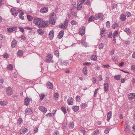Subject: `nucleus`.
<instances>
[{
	"instance_id": "22",
	"label": "nucleus",
	"mask_w": 135,
	"mask_h": 135,
	"mask_svg": "<svg viewBox=\"0 0 135 135\" xmlns=\"http://www.w3.org/2000/svg\"><path fill=\"white\" fill-rule=\"evenodd\" d=\"M37 32L38 34L41 35H42L44 33V31L42 29H38Z\"/></svg>"
},
{
	"instance_id": "54",
	"label": "nucleus",
	"mask_w": 135,
	"mask_h": 135,
	"mask_svg": "<svg viewBox=\"0 0 135 135\" xmlns=\"http://www.w3.org/2000/svg\"><path fill=\"white\" fill-rule=\"evenodd\" d=\"M82 7L81 5L77 6V8L78 10H79L82 9Z\"/></svg>"
},
{
	"instance_id": "56",
	"label": "nucleus",
	"mask_w": 135,
	"mask_h": 135,
	"mask_svg": "<svg viewBox=\"0 0 135 135\" xmlns=\"http://www.w3.org/2000/svg\"><path fill=\"white\" fill-rule=\"evenodd\" d=\"M21 38V40H25L26 39V38L25 37L23 36V35H22L20 37H19Z\"/></svg>"
},
{
	"instance_id": "14",
	"label": "nucleus",
	"mask_w": 135,
	"mask_h": 135,
	"mask_svg": "<svg viewBox=\"0 0 135 135\" xmlns=\"http://www.w3.org/2000/svg\"><path fill=\"white\" fill-rule=\"evenodd\" d=\"M38 108L40 110L45 113H46L47 111L46 108L44 107L40 106Z\"/></svg>"
},
{
	"instance_id": "9",
	"label": "nucleus",
	"mask_w": 135,
	"mask_h": 135,
	"mask_svg": "<svg viewBox=\"0 0 135 135\" xmlns=\"http://www.w3.org/2000/svg\"><path fill=\"white\" fill-rule=\"evenodd\" d=\"M46 85L47 88L50 89H52L53 87L52 83L50 81L47 82L46 83Z\"/></svg>"
},
{
	"instance_id": "41",
	"label": "nucleus",
	"mask_w": 135,
	"mask_h": 135,
	"mask_svg": "<svg viewBox=\"0 0 135 135\" xmlns=\"http://www.w3.org/2000/svg\"><path fill=\"white\" fill-rule=\"evenodd\" d=\"M112 26L114 29H115V28H117L118 27V25L117 23H115Z\"/></svg>"
},
{
	"instance_id": "6",
	"label": "nucleus",
	"mask_w": 135,
	"mask_h": 135,
	"mask_svg": "<svg viewBox=\"0 0 135 135\" xmlns=\"http://www.w3.org/2000/svg\"><path fill=\"white\" fill-rule=\"evenodd\" d=\"M18 13H20L19 15V18L22 20H23L24 19V17L23 16V15L24 14V12L22 10L19 9H18Z\"/></svg>"
},
{
	"instance_id": "38",
	"label": "nucleus",
	"mask_w": 135,
	"mask_h": 135,
	"mask_svg": "<svg viewBox=\"0 0 135 135\" xmlns=\"http://www.w3.org/2000/svg\"><path fill=\"white\" fill-rule=\"evenodd\" d=\"M23 55V52L22 50H19L18 52V55L19 56H22Z\"/></svg>"
},
{
	"instance_id": "28",
	"label": "nucleus",
	"mask_w": 135,
	"mask_h": 135,
	"mask_svg": "<svg viewBox=\"0 0 135 135\" xmlns=\"http://www.w3.org/2000/svg\"><path fill=\"white\" fill-rule=\"evenodd\" d=\"M118 32L117 31H116L113 33V38H115L118 36Z\"/></svg>"
},
{
	"instance_id": "45",
	"label": "nucleus",
	"mask_w": 135,
	"mask_h": 135,
	"mask_svg": "<svg viewBox=\"0 0 135 135\" xmlns=\"http://www.w3.org/2000/svg\"><path fill=\"white\" fill-rule=\"evenodd\" d=\"M91 59L94 60V61H96L97 60V57L96 55H93L91 57Z\"/></svg>"
},
{
	"instance_id": "43",
	"label": "nucleus",
	"mask_w": 135,
	"mask_h": 135,
	"mask_svg": "<svg viewBox=\"0 0 135 135\" xmlns=\"http://www.w3.org/2000/svg\"><path fill=\"white\" fill-rule=\"evenodd\" d=\"M27 18L28 20L30 21H31L32 20L33 18L30 15H27Z\"/></svg>"
},
{
	"instance_id": "49",
	"label": "nucleus",
	"mask_w": 135,
	"mask_h": 135,
	"mask_svg": "<svg viewBox=\"0 0 135 135\" xmlns=\"http://www.w3.org/2000/svg\"><path fill=\"white\" fill-rule=\"evenodd\" d=\"M110 22L109 21H107L106 22V27H107L109 28V27L110 25Z\"/></svg>"
},
{
	"instance_id": "8",
	"label": "nucleus",
	"mask_w": 135,
	"mask_h": 135,
	"mask_svg": "<svg viewBox=\"0 0 135 135\" xmlns=\"http://www.w3.org/2000/svg\"><path fill=\"white\" fill-rule=\"evenodd\" d=\"M85 27L84 26L82 27V28H80V31L79 32V34L81 35H83L85 33Z\"/></svg>"
},
{
	"instance_id": "24",
	"label": "nucleus",
	"mask_w": 135,
	"mask_h": 135,
	"mask_svg": "<svg viewBox=\"0 0 135 135\" xmlns=\"http://www.w3.org/2000/svg\"><path fill=\"white\" fill-rule=\"evenodd\" d=\"M8 104V102L5 101H1L0 102V104L2 106L6 105Z\"/></svg>"
},
{
	"instance_id": "63",
	"label": "nucleus",
	"mask_w": 135,
	"mask_h": 135,
	"mask_svg": "<svg viewBox=\"0 0 135 135\" xmlns=\"http://www.w3.org/2000/svg\"><path fill=\"white\" fill-rule=\"evenodd\" d=\"M131 69L132 70H133L134 71L135 70V65H132L131 66Z\"/></svg>"
},
{
	"instance_id": "44",
	"label": "nucleus",
	"mask_w": 135,
	"mask_h": 135,
	"mask_svg": "<svg viewBox=\"0 0 135 135\" xmlns=\"http://www.w3.org/2000/svg\"><path fill=\"white\" fill-rule=\"evenodd\" d=\"M17 123L19 124H20L22 123V119L21 118H20L18 119Z\"/></svg>"
},
{
	"instance_id": "27",
	"label": "nucleus",
	"mask_w": 135,
	"mask_h": 135,
	"mask_svg": "<svg viewBox=\"0 0 135 135\" xmlns=\"http://www.w3.org/2000/svg\"><path fill=\"white\" fill-rule=\"evenodd\" d=\"M80 42L83 46L85 47L87 46L88 44L87 43L84 41L83 40H81Z\"/></svg>"
},
{
	"instance_id": "18",
	"label": "nucleus",
	"mask_w": 135,
	"mask_h": 135,
	"mask_svg": "<svg viewBox=\"0 0 135 135\" xmlns=\"http://www.w3.org/2000/svg\"><path fill=\"white\" fill-rule=\"evenodd\" d=\"M104 91H107L109 90L108 84L107 83H106L104 84Z\"/></svg>"
},
{
	"instance_id": "55",
	"label": "nucleus",
	"mask_w": 135,
	"mask_h": 135,
	"mask_svg": "<svg viewBox=\"0 0 135 135\" xmlns=\"http://www.w3.org/2000/svg\"><path fill=\"white\" fill-rule=\"evenodd\" d=\"M54 54L56 56H59V51L57 50L55 51L54 52Z\"/></svg>"
},
{
	"instance_id": "30",
	"label": "nucleus",
	"mask_w": 135,
	"mask_h": 135,
	"mask_svg": "<svg viewBox=\"0 0 135 135\" xmlns=\"http://www.w3.org/2000/svg\"><path fill=\"white\" fill-rule=\"evenodd\" d=\"M79 106H73L72 108L74 112H77L79 109Z\"/></svg>"
},
{
	"instance_id": "46",
	"label": "nucleus",
	"mask_w": 135,
	"mask_h": 135,
	"mask_svg": "<svg viewBox=\"0 0 135 135\" xmlns=\"http://www.w3.org/2000/svg\"><path fill=\"white\" fill-rule=\"evenodd\" d=\"M59 97V94L56 93L54 94V97L56 99H57Z\"/></svg>"
},
{
	"instance_id": "34",
	"label": "nucleus",
	"mask_w": 135,
	"mask_h": 135,
	"mask_svg": "<svg viewBox=\"0 0 135 135\" xmlns=\"http://www.w3.org/2000/svg\"><path fill=\"white\" fill-rule=\"evenodd\" d=\"M74 100L73 98H71L68 101V104L69 105H72L73 104Z\"/></svg>"
},
{
	"instance_id": "1",
	"label": "nucleus",
	"mask_w": 135,
	"mask_h": 135,
	"mask_svg": "<svg viewBox=\"0 0 135 135\" xmlns=\"http://www.w3.org/2000/svg\"><path fill=\"white\" fill-rule=\"evenodd\" d=\"M33 22L36 25L40 27H44L49 25V22L47 21H44L41 18H35Z\"/></svg>"
},
{
	"instance_id": "35",
	"label": "nucleus",
	"mask_w": 135,
	"mask_h": 135,
	"mask_svg": "<svg viewBox=\"0 0 135 135\" xmlns=\"http://www.w3.org/2000/svg\"><path fill=\"white\" fill-rule=\"evenodd\" d=\"M83 74L86 75L87 74V69L86 68H84L83 70Z\"/></svg>"
},
{
	"instance_id": "17",
	"label": "nucleus",
	"mask_w": 135,
	"mask_h": 135,
	"mask_svg": "<svg viewBox=\"0 0 135 135\" xmlns=\"http://www.w3.org/2000/svg\"><path fill=\"white\" fill-rule=\"evenodd\" d=\"M124 31L125 32H126L129 35H130L131 34V30L129 28H125L124 29Z\"/></svg>"
},
{
	"instance_id": "58",
	"label": "nucleus",
	"mask_w": 135,
	"mask_h": 135,
	"mask_svg": "<svg viewBox=\"0 0 135 135\" xmlns=\"http://www.w3.org/2000/svg\"><path fill=\"white\" fill-rule=\"evenodd\" d=\"M91 63L90 62H85L83 64V65H85L86 66H89L91 65Z\"/></svg>"
},
{
	"instance_id": "51",
	"label": "nucleus",
	"mask_w": 135,
	"mask_h": 135,
	"mask_svg": "<svg viewBox=\"0 0 135 135\" xmlns=\"http://www.w3.org/2000/svg\"><path fill=\"white\" fill-rule=\"evenodd\" d=\"M61 109L64 113H66V109L63 107H62Z\"/></svg>"
},
{
	"instance_id": "23",
	"label": "nucleus",
	"mask_w": 135,
	"mask_h": 135,
	"mask_svg": "<svg viewBox=\"0 0 135 135\" xmlns=\"http://www.w3.org/2000/svg\"><path fill=\"white\" fill-rule=\"evenodd\" d=\"M17 42L16 40H14L12 42L11 46L13 47H15L16 45Z\"/></svg>"
},
{
	"instance_id": "2",
	"label": "nucleus",
	"mask_w": 135,
	"mask_h": 135,
	"mask_svg": "<svg viewBox=\"0 0 135 135\" xmlns=\"http://www.w3.org/2000/svg\"><path fill=\"white\" fill-rule=\"evenodd\" d=\"M56 14L54 12L51 13L49 17V24L54 25L55 24L56 20Z\"/></svg>"
},
{
	"instance_id": "32",
	"label": "nucleus",
	"mask_w": 135,
	"mask_h": 135,
	"mask_svg": "<svg viewBox=\"0 0 135 135\" xmlns=\"http://www.w3.org/2000/svg\"><path fill=\"white\" fill-rule=\"evenodd\" d=\"M13 66L11 64H9L7 67V69L9 70H13Z\"/></svg>"
},
{
	"instance_id": "36",
	"label": "nucleus",
	"mask_w": 135,
	"mask_h": 135,
	"mask_svg": "<svg viewBox=\"0 0 135 135\" xmlns=\"http://www.w3.org/2000/svg\"><path fill=\"white\" fill-rule=\"evenodd\" d=\"M95 19V17L94 16H90L89 18L88 21L90 22L92 21H94Z\"/></svg>"
},
{
	"instance_id": "60",
	"label": "nucleus",
	"mask_w": 135,
	"mask_h": 135,
	"mask_svg": "<svg viewBox=\"0 0 135 135\" xmlns=\"http://www.w3.org/2000/svg\"><path fill=\"white\" fill-rule=\"evenodd\" d=\"M72 14L75 17H76L77 16V13L76 12H74L72 13Z\"/></svg>"
},
{
	"instance_id": "57",
	"label": "nucleus",
	"mask_w": 135,
	"mask_h": 135,
	"mask_svg": "<svg viewBox=\"0 0 135 135\" xmlns=\"http://www.w3.org/2000/svg\"><path fill=\"white\" fill-rule=\"evenodd\" d=\"M71 23L72 25H76L77 23V22L74 21L72 20L71 22Z\"/></svg>"
},
{
	"instance_id": "29",
	"label": "nucleus",
	"mask_w": 135,
	"mask_h": 135,
	"mask_svg": "<svg viewBox=\"0 0 135 135\" xmlns=\"http://www.w3.org/2000/svg\"><path fill=\"white\" fill-rule=\"evenodd\" d=\"M69 128H73L74 127V124L73 122L72 121L70 122L69 124Z\"/></svg>"
},
{
	"instance_id": "7",
	"label": "nucleus",
	"mask_w": 135,
	"mask_h": 135,
	"mask_svg": "<svg viewBox=\"0 0 135 135\" xmlns=\"http://www.w3.org/2000/svg\"><path fill=\"white\" fill-rule=\"evenodd\" d=\"M11 11L12 15L15 16H16L18 14V10L17 11L14 8H12L11 9Z\"/></svg>"
},
{
	"instance_id": "13",
	"label": "nucleus",
	"mask_w": 135,
	"mask_h": 135,
	"mask_svg": "<svg viewBox=\"0 0 135 135\" xmlns=\"http://www.w3.org/2000/svg\"><path fill=\"white\" fill-rule=\"evenodd\" d=\"M48 8L47 7L42 8L40 10V12L42 13H45L47 12Z\"/></svg>"
},
{
	"instance_id": "26",
	"label": "nucleus",
	"mask_w": 135,
	"mask_h": 135,
	"mask_svg": "<svg viewBox=\"0 0 135 135\" xmlns=\"http://www.w3.org/2000/svg\"><path fill=\"white\" fill-rule=\"evenodd\" d=\"M86 0H81L78 2L77 6H78L82 4Z\"/></svg>"
},
{
	"instance_id": "40",
	"label": "nucleus",
	"mask_w": 135,
	"mask_h": 135,
	"mask_svg": "<svg viewBox=\"0 0 135 135\" xmlns=\"http://www.w3.org/2000/svg\"><path fill=\"white\" fill-rule=\"evenodd\" d=\"M45 96V95L44 93H42L40 95V99L41 100H43Z\"/></svg>"
},
{
	"instance_id": "25",
	"label": "nucleus",
	"mask_w": 135,
	"mask_h": 135,
	"mask_svg": "<svg viewBox=\"0 0 135 135\" xmlns=\"http://www.w3.org/2000/svg\"><path fill=\"white\" fill-rule=\"evenodd\" d=\"M86 0H81L78 2L77 6H78L82 4Z\"/></svg>"
},
{
	"instance_id": "21",
	"label": "nucleus",
	"mask_w": 135,
	"mask_h": 135,
	"mask_svg": "<svg viewBox=\"0 0 135 135\" xmlns=\"http://www.w3.org/2000/svg\"><path fill=\"white\" fill-rule=\"evenodd\" d=\"M25 112L26 113L29 114H31L32 113V111L30 108H27L25 110Z\"/></svg>"
},
{
	"instance_id": "64",
	"label": "nucleus",
	"mask_w": 135,
	"mask_h": 135,
	"mask_svg": "<svg viewBox=\"0 0 135 135\" xmlns=\"http://www.w3.org/2000/svg\"><path fill=\"white\" fill-rule=\"evenodd\" d=\"M18 28L20 30V31L22 32H24V29L22 27H19Z\"/></svg>"
},
{
	"instance_id": "61",
	"label": "nucleus",
	"mask_w": 135,
	"mask_h": 135,
	"mask_svg": "<svg viewBox=\"0 0 135 135\" xmlns=\"http://www.w3.org/2000/svg\"><path fill=\"white\" fill-rule=\"evenodd\" d=\"M38 130V128H37V127H36L34 128V129L33 130V131H34V132L35 133H36L37 132Z\"/></svg>"
},
{
	"instance_id": "19",
	"label": "nucleus",
	"mask_w": 135,
	"mask_h": 135,
	"mask_svg": "<svg viewBox=\"0 0 135 135\" xmlns=\"http://www.w3.org/2000/svg\"><path fill=\"white\" fill-rule=\"evenodd\" d=\"M8 31L10 32H12L13 31H15L17 30V28L16 27L12 28H7Z\"/></svg>"
},
{
	"instance_id": "42",
	"label": "nucleus",
	"mask_w": 135,
	"mask_h": 135,
	"mask_svg": "<svg viewBox=\"0 0 135 135\" xmlns=\"http://www.w3.org/2000/svg\"><path fill=\"white\" fill-rule=\"evenodd\" d=\"M102 16V14L100 13L98 15H97V16L95 18V19L98 20L99 18H101Z\"/></svg>"
},
{
	"instance_id": "62",
	"label": "nucleus",
	"mask_w": 135,
	"mask_h": 135,
	"mask_svg": "<svg viewBox=\"0 0 135 135\" xmlns=\"http://www.w3.org/2000/svg\"><path fill=\"white\" fill-rule=\"evenodd\" d=\"M93 84H95L96 83L97 81V79L96 78L94 77L93 78Z\"/></svg>"
},
{
	"instance_id": "10",
	"label": "nucleus",
	"mask_w": 135,
	"mask_h": 135,
	"mask_svg": "<svg viewBox=\"0 0 135 135\" xmlns=\"http://www.w3.org/2000/svg\"><path fill=\"white\" fill-rule=\"evenodd\" d=\"M128 97L131 99L135 98V94L134 93H129L128 95Z\"/></svg>"
},
{
	"instance_id": "12",
	"label": "nucleus",
	"mask_w": 135,
	"mask_h": 135,
	"mask_svg": "<svg viewBox=\"0 0 135 135\" xmlns=\"http://www.w3.org/2000/svg\"><path fill=\"white\" fill-rule=\"evenodd\" d=\"M30 100L28 98H26L25 99L24 104L26 105H28L30 104Z\"/></svg>"
},
{
	"instance_id": "52",
	"label": "nucleus",
	"mask_w": 135,
	"mask_h": 135,
	"mask_svg": "<svg viewBox=\"0 0 135 135\" xmlns=\"http://www.w3.org/2000/svg\"><path fill=\"white\" fill-rule=\"evenodd\" d=\"M105 30V28H103L101 31V33L102 35H104V31Z\"/></svg>"
},
{
	"instance_id": "39",
	"label": "nucleus",
	"mask_w": 135,
	"mask_h": 135,
	"mask_svg": "<svg viewBox=\"0 0 135 135\" xmlns=\"http://www.w3.org/2000/svg\"><path fill=\"white\" fill-rule=\"evenodd\" d=\"M104 46V44L103 43H102L100 44L99 45L98 48L99 49H102Z\"/></svg>"
},
{
	"instance_id": "16",
	"label": "nucleus",
	"mask_w": 135,
	"mask_h": 135,
	"mask_svg": "<svg viewBox=\"0 0 135 135\" xmlns=\"http://www.w3.org/2000/svg\"><path fill=\"white\" fill-rule=\"evenodd\" d=\"M112 116V112L111 111L108 112L107 115V120L109 122Z\"/></svg>"
},
{
	"instance_id": "4",
	"label": "nucleus",
	"mask_w": 135,
	"mask_h": 135,
	"mask_svg": "<svg viewBox=\"0 0 135 135\" xmlns=\"http://www.w3.org/2000/svg\"><path fill=\"white\" fill-rule=\"evenodd\" d=\"M68 26V20L66 19H65L63 23L61 24L59 26V27L62 28L66 29L67 28Z\"/></svg>"
},
{
	"instance_id": "3",
	"label": "nucleus",
	"mask_w": 135,
	"mask_h": 135,
	"mask_svg": "<svg viewBox=\"0 0 135 135\" xmlns=\"http://www.w3.org/2000/svg\"><path fill=\"white\" fill-rule=\"evenodd\" d=\"M52 57L53 55L52 54H48L46 57V62L47 63H49L50 62H53L52 60Z\"/></svg>"
},
{
	"instance_id": "31",
	"label": "nucleus",
	"mask_w": 135,
	"mask_h": 135,
	"mask_svg": "<svg viewBox=\"0 0 135 135\" xmlns=\"http://www.w3.org/2000/svg\"><path fill=\"white\" fill-rule=\"evenodd\" d=\"M124 131L125 132L127 133H128L129 130V127L128 125H127V126H124Z\"/></svg>"
},
{
	"instance_id": "47",
	"label": "nucleus",
	"mask_w": 135,
	"mask_h": 135,
	"mask_svg": "<svg viewBox=\"0 0 135 135\" xmlns=\"http://www.w3.org/2000/svg\"><path fill=\"white\" fill-rule=\"evenodd\" d=\"M84 4L87 5H89L91 4V2L89 0H87L86 1V2L84 3Z\"/></svg>"
},
{
	"instance_id": "15",
	"label": "nucleus",
	"mask_w": 135,
	"mask_h": 135,
	"mask_svg": "<svg viewBox=\"0 0 135 135\" xmlns=\"http://www.w3.org/2000/svg\"><path fill=\"white\" fill-rule=\"evenodd\" d=\"M54 32L53 31H51L49 34V38L50 39L52 40L53 39L54 36Z\"/></svg>"
},
{
	"instance_id": "53",
	"label": "nucleus",
	"mask_w": 135,
	"mask_h": 135,
	"mask_svg": "<svg viewBox=\"0 0 135 135\" xmlns=\"http://www.w3.org/2000/svg\"><path fill=\"white\" fill-rule=\"evenodd\" d=\"M98 89L97 88L96 89L94 92V97H95L96 96V95H97V91L98 90Z\"/></svg>"
},
{
	"instance_id": "37",
	"label": "nucleus",
	"mask_w": 135,
	"mask_h": 135,
	"mask_svg": "<svg viewBox=\"0 0 135 135\" xmlns=\"http://www.w3.org/2000/svg\"><path fill=\"white\" fill-rule=\"evenodd\" d=\"M121 76L120 75H118L117 76H114V78L117 80H120Z\"/></svg>"
},
{
	"instance_id": "5",
	"label": "nucleus",
	"mask_w": 135,
	"mask_h": 135,
	"mask_svg": "<svg viewBox=\"0 0 135 135\" xmlns=\"http://www.w3.org/2000/svg\"><path fill=\"white\" fill-rule=\"evenodd\" d=\"M6 92L7 95L9 96L12 94V88L11 87H8L6 89Z\"/></svg>"
},
{
	"instance_id": "11",
	"label": "nucleus",
	"mask_w": 135,
	"mask_h": 135,
	"mask_svg": "<svg viewBox=\"0 0 135 135\" xmlns=\"http://www.w3.org/2000/svg\"><path fill=\"white\" fill-rule=\"evenodd\" d=\"M27 132V129L25 128H24L21 129L20 130V134H24Z\"/></svg>"
},
{
	"instance_id": "33",
	"label": "nucleus",
	"mask_w": 135,
	"mask_h": 135,
	"mask_svg": "<svg viewBox=\"0 0 135 135\" xmlns=\"http://www.w3.org/2000/svg\"><path fill=\"white\" fill-rule=\"evenodd\" d=\"M126 19V16L123 14H122L120 15V19L122 21H124Z\"/></svg>"
},
{
	"instance_id": "48",
	"label": "nucleus",
	"mask_w": 135,
	"mask_h": 135,
	"mask_svg": "<svg viewBox=\"0 0 135 135\" xmlns=\"http://www.w3.org/2000/svg\"><path fill=\"white\" fill-rule=\"evenodd\" d=\"M3 57L4 58H8L9 57V56L7 53H5L3 55Z\"/></svg>"
},
{
	"instance_id": "50",
	"label": "nucleus",
	"mask_w": 135,
	"mask_h": 135,
	"mask_svg": "<svg viewBox=\"0 0 135 135\" xmlns=\"http://www.w3.org/2000/svg\"><path fill=\"white\" fill-rule=\"evenodd\" d=\"M61 65L62 67L63 66H67V63L66 62H64V63L62 62L61 64Z\"/></svg>"
},
{
	"instance_id": "20",
	"label": "nucleus",
	"mask_w": 135,
	"mask_h": 135,
	"mask_svg": "<svg viewBox=\"0 0 135 135\" xmlns=\"http://www.w3.org/2000/svg\"><path fill=\"white\" fill-rule=\"evenodd\" d=\"M64 31L62 30L61 31L58 35V37L59 38H61L63 36Z\"/></svg>"
},
{
	"instance_id": "59",
	"label": "nucleus",
	"mask_w": 135,
	"mask_h": 135,
	"mask_svg": "<svg viewBox=\"0 0 135 135\" xmlns=\"http://www.w3.org/2000/svg\"><path fill=\"white\" fill-rule=\"evenodd\" d=\"M103 67L104 68H108L110 67V66L108 64L106 65H104Z\"/></svg>"
}]
</instances>
